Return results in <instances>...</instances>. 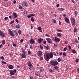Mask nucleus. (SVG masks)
Segmentation results:
<instances>
[{"mask_svg":"<svg viewBox=\"0 0 79 79\" xmlns=\"http://www.w3.org/2000/svg\"><path fill=\"white\" fill-rule=\"evenodd\" d=\"M50 63L52 66H56L58 64V62L56 60H51Z\"/></svg>","mask_w":79,"mask_h":79,"instance_id":"nucleus-1","label":"nucleus"},{"mask_svg":"<svg viewBox=\"0 0 79 79\" xmlns=\"http://www.w3.org/2000/svg\"><path fill=\"white\" fill-rule=\"evenodd\" d=\"M71 23H72L73 27H74L76 26V21H75V19L72 17L71 18Z\"/></svg>","mask_w":79,"mask_h":79,"instance_id":"nucleus-2","label":"nucleus"},{"mask_svg":"<svg viewBox=\"0 0 79 79\" xmlns=\"http://www.w3.org/2000/svg\"><path fill=\"white\" fill-rule=\"evenodd\" d=\"M15 73H16V69H14L13 70H11L10 71V74L12 75V76L15 75Z\"/></svg>","mask_w":79,"mask_h":79,"instance_id":"nucleus-3","label":"nucleus"},{"mask_svg":"<svg viewBox=\"0 0 79 79\" xmlns=\"http://www.w3.org/2000/svg\"><path fill=\"white\" fill-rule=\"evenodd\" d=\"M8 31L11 37H15V34L13 31H11V30L10 29L8 30Z\"/></svg>","mask_w":79,"mask_h":79,"instance_id":"nucleus-4","label":"nucleus"},{"mask_svg":"<svg viewBox=\"0 0 79 79\" xmlns=\"http://www.w3.org/2000/svg\"><path fill=\"white\" fill-rule=\"evenodd\" d=\"M44 58L45 60L47 61H49V59L50 58H49V56H48V53L47 54L45 55L44 54Z\"/></svg>","mask_w":79,"mask_h":79,"instance_id":"nucleus-5","label":"nucleus"},{"mask_svg":"<svg viewBox=\"0 0 79 79\" xmlns=\"http://www.w3.org/2000/svg\"><path fill=\"white\" fill-rule=\"evenodd\" d=\"M37 55L39 57H41L42 55V52L38 51L37 52Z\"/></svg>","mask_w":79,"mask_h":79,"instance_id":"nucleus-6","label":"nucleus"},{"mask_svg":"<svg viewBox=\"0 0 79 79\" xmlns=\"http://www.w3.org/2000/svg\"><path fill=\"white\" fill-rule=\"evenodd\" d=\"M64 19L65 23H67L68 24L69 23H70V21H69V19H68V18L66 17H65L64 18Z\"/></svg>","mask_w":79,"mask_h":79,"instance_id":"nucleus-7","label":"nucleus"},{"mask_svg":"<svg viewBox=\"0 0 79 79\" xmlns=\"http://www.w3.org/2000/svg\"><path fill=\"white\" fill-rule=\"evenodd\" d=\"M23 7H27V2H23L22 3Z\"/></svg>","mask_w":79,"mask_h":79,"instance_id":"nucleus-8","label":"nucleus"},{"mask_svg":"<svg viewBox=\"0 0 79 79\" xmlns=\"http://www.w3.org/2000/svg\"><path fill=\"white\" fill-rule=\"evenodd\" d=\"M46 39L47 40L49 44H52V41L51 39L49 38H46Z\"/></svg>","mask_w":79,"mask_h":79,"instance_id":"nucleus-9","label":"nucleus"},{"mask_svg":"<svg viewBox=\"0 0 79 79\" xmlns=\"http://www.w3.org/2000/svg\"><path fill=\"white\" fill-rule=\"evenodd\" d=\"M54 41L56 42H59L60 41V39L58 38L55 37Z\"/></svg>","mask_w":79,"mask_h":79,"instance_id":"nucleus-10","label":"nucleus"},{"mask_svg":"<svg viewBox=\"0 0 79 79\" xmlns=\"http://www.w3.org/2000/svg\"><path fill=\"white\" fill-rule=\"evenodd\" d=\"M29 42L31 44H33L35 43V41L33 39H31L29 40Z\"/></svg>","mask_w":79,"mask_h":79,"instance_id":"nucleus-11","label":"nucleus"},{"mask_svg":"<svg viewBox=\"0 0 79 79\" xmlns=\"http://www.w3.org/2000/svg\"><path fill=\"white\" fill-rule=\"evenodd\" d=\"M0 35H1V37H5V34H4V33L1 31H0Z\"/></svg>","mask_w":79,"mask_h":79,"instance_id":"nucleus-12","label":"nucleus"},{"mask_svg":"<svg viewBox=\"0 0 79 79\" xmlns=\"http://www.w3.org/2000/svg\"><path fill=\"white\" fill-rule=\"evenodd\" d=\"M43 40H44V39H42L41 38H39L38 39V43H39V44H40V43H42V41H43Z\"/></svg>","mask_w":79,"mask_h":79,"instance_id":"nucleus-13","label":"nucleus"},{"mask_svg":"<svg viewBox=\"0 0 79 79\" xmlns=\"http://www.w3.org/2000/svg\"><path fill=\"white\" fill-rule=\"evenodd\" d=\"M48 54L49 57H50L51 58H53V53H52V52H51L50 54L49 53H48Z\"/></svg>","mask_w":79,"mask_h":79,"instance_id":"nucleus-14","label":"nucleus"},{"mask_svg":"<svg viewBox=\"0 0 79 79\" xmlns=\"http://www.w3.org/2000/svg\"><path fill=\"white\" fill-rule=\"evenodd\" d=\"M21 56L22 58H26L27 57L26 55L25 54H22L21 55Z\"/></svg>","mask_w":79,"mask_h":79,"instance_id":"nucleus-15","label":"nucleus"},{"mask_svg":"<svg viewBox=\"0 0 79 79\" xmlns=\"http://www.w3.org/2000/svg\"><path fill=\"white\" fill-rule=\"evenodd\" d=\"M8 68H9V69H11L14 68V67L12 65H10L8 66Z\"/></svg>","mask_w":79,"mask_h":79,"instance_id":"nucleus-16","label":"nucleus"},{"mask_svg":"<svg viewBox=\"0 0 79 79\" xmlns=\"http://www.w3.org/2000/svg\"><path fill=\"white\" fill-rule=\"evenodd\" d=\"M73 14L75 17H76L77 16V15H78V12L77 11H75L73 13Z\"/></svg>","mask_w":79,"mask_h":79,"instance_id":"nucleus-17","label":"nucleus"},{"mask_svg":"<svg viewBox=\"0 0 79 79\" xmlns=\"http://www.w3.org/2000/svg\"><path fill=\"white\" fill-rule=\"evenodd\" d=\"M58 10L61 11H63L65 9L63 8H58Z\"/></svg>","mask_w":79,"mask_h":79,"instance_id":"nucleus-18","label":"nucleus"},{"mask_svg":"<svg viewBox=\"0 0 79 79\" xmlns=\"http://www.w3.org/2000/svg\"><path fill=\"white\" fill-rule=\"evenodd\" d=\"M13 15L14 16V18H17V15L16 14V13L15 12H13Z\"/></svg>","mask_w":79,"mask_h":79,"instance_id":"nucleus-19","label":"nucleus"},{"mask_svg":"<svg viewBox=\"0 0 79 79\" xmlns=\"http://www.w3.org/2000/svg\"><path fill=\"white\" fill-rule=\"evenodd\" d=\"M57 36H58V37H61V35H62V34L59 33H57Z\"/></svg>","mask_w":79,"mask_h":79,"instance_id":"nucleus-20","label":"nucleus"},{"mask_svg":"<svg viewBox=\"0 0 79 79\" xmlns=\"http://www.w3.org/2000/svg\"><path fill=\"white\" fill-rule=\"evenodd\" d=\"M37 29L39 31H40V32H42V28L41 27H39Z\"/></svg>","mask_w":79,"mask_h":79,"instance_id":"nucleus-21","label":"nucleus"},{"mask_svg":"<svg viewBox=\"0 0 79 79\" xmlns=\"http://www.w3.org/2000/svg\"><path fill=\"white\" fill-rule=\"evenodd\" d=\"M35 75L37 76H39V77H41V75H40V73H35Z\"/></svg>","mask_w":79,"mask_h":79,"instance_id":"nucleus-22","label":"nucleus"},{"mask_svg":"<svg viewBox=\"0 0 79 79\" xmlns=\"http://www.w3.org/2000/svg\"><path fill=\"white\" fill-rule=\"evenodd\" d=\"M5 44H6L5 40H3L2 41V44H3V45H4Z\"/></svg>","mask_w":79,"mask_h":79,"instance_id":"nucleus-23","label":"nucleus"},{"mask_svg":"<svg viewBox=\"0 0 79 79\" xmlns=\"http://www.w3.org/2000/svg\"><path fill=\"white\" fill-rule=\"evenodd\" d=\"M71 52L72 53H77V52H76V51L75 49L72 50L71 51Z\"/></svg>","mask_w":79,"mask_h":79,"instance_id":"nucleus-24","label":"nucleus"},{"mask_svg":"<svg viewBox=\"0 0 79 79\" xmlns=\"http://www.w3.org/2000/svg\"><path fill=\"white\" fill-rule=\"evenodd\" d=\"M16 29H20V25L19 24L16 25L15 26Z\"/></svg>","mask_w":79,"mask_h":79,"instance_id":"nucleus-25","label":"nucleus"},{"mask_svg":"<svg viewBox=\"0 0 79 79\" xmlns=\"http://www.w3.org/2000/svg\"><path fill=\"white\" fill-rule=\"evenodd\" d=\"M19 9H20V10H23V9H24V8H23V7L21 5H19Z\"/></svg>","mask_w":79,"mask_h":79,"instance_id":"nucleus-26","label":"nucleus"},{"mask_svg":"<svg viewBox=\"0 0 79 79\" xmlns=\"http://www.w3.org/2000/svg\"><path fill=\"white\" fill-rule=\"evenodd\" d=\"M62 61L61 59L59 57L57 59V61L58 62H60V61Z\"/></svg>","mask_w":79,"mask_h":79,"instance_id":"nucleus-27","label":"nucleus"},{"mask_svg":"<svg viewBox=\"0 0 79 79\" xmlns=\"http://www.w3.org/2000/svg\"><path fill=\"white\" fill-rule=\"evenodd\" d=\"M44 48H45V49H46V50H48V49L49 48H48L49 47L48 46H44Z\"/></svg>","mask_w":79,"mask_h":79,"instance_id":"nucleus-28","label":"nucleus"},{"mask_svg":"<svg viewBox=\"0 0 79 79\" xmlns=\"http://www.w3.org/2000/svg\"><path fill=\"white\" fill-rule=\"evenodd\" d=\"M31 21L32 22V23H34V19L33 17H31Z\"/></svg>","mask_w":79,"mask_h":79,"instance_id":"nucleus-29","label":"nucleus"},{"mask_svg":"<svg viewBox=\"0 0 79 79\" xmlns=\"http://www.w3.org/2000/svg\"><path fill=\"white\" fill-rule=\"evenodd\" d=\"M74 32H77V28L76 27H74Z\"/></svg>","mask_w":79,"mask_h":79,"instance_id":"nucleus-30","label":"nucleus"},{"mask_svg":"<svg viewBox=\"0 0 79 79\" xmlns=\"http://www.w3.org/2000/svg\"><path fill=\"white\" fill-rule=\"evenodd\" d=\"M44 69L42 67H40V72H43Z\"/></svg>","mask_w":79,"mask_h":79,"instance_id":"nucleus-31","label":"nucleus"},{"mask_svg":"<svg viewBox=\"0 0 79 79\" xmlns=\"http://www.w3.org/2000/svg\"><path fill=\"white\" fill-rule=\"evenodd\" d=\"M54 68L56 70V71H58V66H55L54 67Z\"/></svg>","mask_w":79,"mask_h":79,"instance_id":"nucleus-32","label":"nucleus"},{"mask_svg":"<svg viewBox=\"0 0 79 79\" xmlns=\"http://www.w3.org/2000/svg\"><path fill=\"white\" fill-rule=\"evenodd\" d=\"M40 47L41 50H43V48H44V47H43V46L42 45V44L40 45Z\"/></svg>","mask_w":79,"mask_h":79,"instance_id":"nucleus-33","label":"nucleus"},{"mask_svg":"<svg viewBox=\"0 0 79 79\" xmlns=\"http://www.w3.org/2000/svg\"><path fill=\"white\" fill-rule=\"evenodd\" d=\"M13 45L14 47H18V46H17V45L15 44V43H13Z\"/></svg>","mask_w":79,"mask_h":79,"instance_id":"nucleus-34","label":"nucleus"},{"mask_svg":"<svg viewBox=\"0 0 79 79\" xmlns=\"http://www.w3.org/2000/svg\"><path fill=\"white\" fill-rule=\"evenodd\" d=\"M22 52L23 53V54H26V52L24 50H22Z\"/></svg>","mask_w":79,"mask_h":79,"instance_id":"nucleus-35","label":"nucleus"},{"mask_svg":"<svg viewBox=\"0 0 79 79\" xmlns=\"http://www.w3.org/2000/svg\"><path fill=\"white\" fill-rule=\"evenodd\" d=\"M18 32L19 35H21V30H19Z\"/></svg>","mask_w":79,"mask_h":79,"instance_id":"nucleus-36","label":"nucleus"},{"mask_svg":"<svg viewBox=\"0 0 79 79\" xmlns=\"http://www.w3.org/2000/svg\"><path fill=\"white\" fill-rule=\"evenodd\" d=\"M66 50H67V48H66V47L64 48L63 51L65 52V51H66Z\"/></svg>","mask_w":79,"mask_h":79,"instance_id":"nucleus-37","label":"nucleus"},{"mask_svg":"<svg viewBox=\"0 0 79 79\" xmlns=\"http://www.w3.org/2000/svg\"><path fill=\"white\" fill-rule=\"evenodd\" d=\"M63 56H66V52H64L63 53Z\"/></svg>","mask_w":79,"mask_h":79,"instance_id":"nucleus-38","label":"nucleus"},{"mask_svg":"<svg viewBox=\"0 0 79 79\" xmlns=\"http://www.w3.org/2000/svg\"><path fill=\"white\" fill-rule=\"evenodd\" d=\"M62 31L61 30H57V32H62Z\"/></svg>","mask_w":79,"mask_h":79,"instance_id":"nucleus-39","label":"nucleus"},{"mask_svg":"<svg viewBox=\"0 0 79 79\" xmlns=\"http://www.w3.org/2000/svg\"><path fill=\"white\" fill-rule=\"evenodd\" d=\"M56 47H57V44H54V48H56Z\"/></svg>","mask_w":79,"mask_h":79,"instance_id":"nucleus-40","label":"nucleus"},{"mask_svg":"<svg viewBox=\"0 0 79 79\" xmlns=\"http://www.w3.org/2000/svg\"><path fill=\"white\" fill-rule=\"evenodd\" d=\"M31 64H32L31 63V62L29 61L28 62V66H30V65H31Z\"/></svg>","mask_w":79,"mask_h":79,"instance_id":"nucleus-41","label":"nucleus"},{"mask_svg":"<svg viewBox=\"0 0 79 79\" xmlns=\"http://www.w3.org/2000/svg\"><path fill=\"white\" fill-rule=\"evenodd\" d=\"M30 15L32 17V16H35V14H31Z\"/></svg>","mask_w":79,"mask_h":79,"instance_id":"nucleus-42","label":"nucleus"},{"mask_svg":"<svg viewBox=\"0 0 79 79\" xmlns=\"http://www.w3.org/2000/svg\"><path fill=\"white\" fill-rule=\"evenodd\" d=\"M52 55L53 54V55H54V56H56V52H52Z\"/></svg>","mask_w":79,"mask_h":79,"instance_id":"nucleus-43","label":"nucleus"},{"mask_svg":"<svg viewBox=\"0 0 79 79\" xmlns=\"http://www.w3.org/2000/svg\"><path fill=\"white\" fill-rule=\"evenodd\" d=\"M1 63H3V64H6V62H5V61L3 60H2L1 61Z\"/></svg>","mask_w":79,"mask_h":79,"instance_id":"nucleus-44","label":"nucleus"},{"mask_svg":"<svg viewBox=\"0 0 79 79\" xmlns=\"http://www.w3.org/2000/svg\"><path fill=\"white\" fill-rule=\"evenodd\" d=\"M45 35L46 37H50V36H49V35H48V34H45Z\"/></svg>","mask_w":79,"mask_h":79,"instance_id":"nucleus-45","label":"nucleus"},{"mask_svg":"<svg viewBox=\"0 0 79 79\" xmlns=\"http://www.w3.org/2000/svg\"><path fill=\"white\" fill-rule=\"evenodd\" d=\"M1 59L2 60H4V57L3 56H2L0 57V59Z\"/></svg>","mask_w":79,"mask_h":79,"instance_id":"nucleus-46","label":"nucleus"},{"mask_svg":"<svg viewBox=\"0 0 79 79\" xmlns=\"http://www.w3.org/2000/svg\"><path fill=\"white\" fill-rule=\"evenodd\" d=\"M75 42H76L77 43V44L79 43V41H78V40H77V39H75Z\"/></svg>","mask_w":79,"mask_h":79,"instance_id":"nucleus-47","label":"nucleus"},{"mask_svg":"<svg viewBox=\"0 0 79 79\" xmlns=\"http://www.w3.org/2000/svg\"><path fill=\"white\" fill-rule=\"evenodd\" d=\"M79 61V59H77L75 60V62L76 63H78V62Z\"/></svg>","mask_w":79,"mask_h":79,"instance_id":"nucleus-48","label":"nucleus"},{"mask_svg":"<svg viewBox=\"0 0 79 79\" xmlns=\"http://www.w3.org/2000/svg\"><path fill=\"white\" fill-rule=\"evenodd\" d=\"M29 66L31 68H33V65H32V64H31L30 65H29Z\"/></svg>","mask_w":79,"mask_h":79,"instance_id":"nucleus-49","label":"nucleus"},{"mask_svg":"<svg viewBox=\"0 0 79 79\" xmlns=\"http://www.w3.org/2000/svg\"><path fill=\"white\" fill-rule=\"evenodd\" d=\"M24 46L25 48H27V46H28V44H25Z\"/></svg>","mask_w":79,"mask_h":79,"instance_id":"nucleus-50","label":"nucleus"},{"mask_svg":"<svg viewBox=\"0 0 79 79\" xmlns=\"http://www.w3.org/2000/svg\"><path fill=\"white\" fill-rule=\"evenodd\" d=\"M4 19H5V20H7V19H8V17H6L4 18Z\"/></svg>","mask_w":79,"mask_h":79,"instance_id":"nucleus-51","label":"nucleus"},{"mask_svg":"<svg viewBox=\"0 0 79 79\" xmlns=\"http://www.w3.org/2000/svg\"><path fill=\"white\" fill-rule=\"evenodd\" d=\"M43 44H44V45H45V44H46V41H45V40L43 41Z\"/></svg>","mask_w":79,"mask_h":79,"instance_id":"nucleus-52","label":"nucleus"},{"mask_svg":"<svg viewBox=\"0 0 79 79\" xmlns=\"http://www.w3.org/2000/svg\"><path fill=\"white\" fill-rule=\"evenodd\" d=\"M14 22V20L12 21L10 23V24H13V23Z\"/></svg>","mask_w":79,"mask_h":79,"instance_id":"nucleus-53","label":"nucleus"},{"mask_svg":"<svg viewBox=\"0 0 79 79\" xmlns=\"http://www.w3.org/2000/svg\"><path fill=\"white\" fill-rule=\"evenodd\" d=\"M53 23H55V24H56V20L54 19H53Z\"/></svg>","mask_w":79,"mask_h":79,"instance_id":"nucleus-54","label":"nucleus"},{"mask_svg":"<svg viewBox=\"0 0 79 79\" xmlns=\"http://www.w3.org/2000/svg\"><path fill=\"white\" fill-rule=\"evenodd\" d=\"M30 48H31V49H33V47H32V45L30 46Z\"/></svg>","mask_w":79,"mask_h":79,"instance_id":"nucleus-55","label":"nucleus"},{"mask_svg":"<svg viewBox=\"0 0 79 79\" xmlns=\"http://www.w3.org/2000/svg\"><path fill=\"white\" fill-rule=\"evenodd\" d=\"M68 47L69 48V50H71V47L70 46H68Z\"/></svg>","mask_w":79,"mask_h":79,"instance_id":"nucleus-56","label":"nucleus"},{"mask_svg":"<svg viewBox=\"0 0 79 79\" xmlns=\"http://www.w3.org/2000/svg\"><path fill=\"white\" fill-rule=\"evenodd\" d=\"M49 72H53V70H52V69H49Z\"/></svg>","mask_w":79,"mask_h":79,"instance_id":"nucleus-57","label":"nucleus"},{"mask_svg":"<svg viewBox=\"0 0 79 79\" xmlns=\"http://www.w3.org/2000/svg\"><path fill=\"white\" fill-rule=\"evenodd\" d=\"M23 41H24V40H23V39H21L20 40V42L21 43H22V42H23Z\"/></svg>","mask_w":79,"mask_h":79,"instance_id":"nucleus-58","label":"nucleus"},{"mask_svg":"<svg viewBox=\"0 0 79 79\" xmlns=\"http://www.w3.org/2000/svg\"><path fill=\"white\" fill-rule=\"evenodd\" d=\"M40 60H44V59L43 58V57H40Z\"/></svg>","mask_w":79,"mask_h":79,"instance_id":"nucleus-59","label":"nucleus"},{"mask_svg":"<svg viewBox=\"0 0 79 79\" xmlns=\"http://www.w3.org/2000/svg\"><path fill=\"white\" fill-rule=\"evenodd\" d=\"M15 21L17 23H19V21H18V20L16 19H15Z\"/></svg>","mask_w":79,"mask_h":79,"instance_id":"nucleus-60","label":"nucleus"},{"mask_svg":"<svg viewBox=\"0 0 79 79\" xmlns=\"http://www.w3.org/2000/svg\"><path fill=\"white\" fill-rule=\"evenodd\" d=\"M56 6L58 8V7H59L60 6V4H58L56 5Z\"/></svg>","mask_w":79,"mask_h":79,"instance_id":"nucleus-61","label":"nucleus"},{"mask_svg":"<svg viewBox=\"0 0 79 79\" xmlns=\"http://www.w3.org/2000/svg\"><path fill=\"white\" fill-rule=\"evenodd\" d=\"M13 3H14V4L16 3V0H14L13 1Z\"/></svg>","mask_w":79,"mask_h":79,"instance_id":"nucleus-62","label":"nucleus"},{"mask_svg":"<svg viewBox=\"0 0 79 79\" xmlns=\"http://www.w3.org/2000/svg\"><path fill=\"white\" fill-rule=\"evenodd\" d=\"M28 18H31V16L30 15H28V16H27Z\"/></svg>","mask_w":79,"mask_h":79,"instance_id":"nucleus-63","label":"nucleus"},{"mask_svg":"<svg viewBox=\"0 0 79 79\" xmlns=\"http://www.w3.org/2000/svg\"><path fill=\"white\" fill-rule=\"evenodd\" d=\"M77 72L78 73H79V68H78V69H77Z\"/></svg>","mask_w":79,"mask_h":79,"instance_id":"nucleus-64","label":"nucleus"}]
</instances>
